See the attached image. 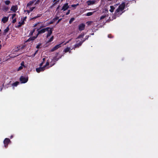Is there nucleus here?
<instances>
[{"mask_svg":"<svg viewBox=\"0 0 158 158\" xmlns=\"http://www.w3.org/2000/svg\"><path fill=\"white\" fill-rule=\"evenodd\" d=\"M45 58H43L42 59V60H43V61L42 62L44 63V62L45 61Z\"/></svg>","mask_w":158,"mask_h":158,"instance_id":"864d4df0","label":"nucleus"},{"mask_svg":"<svg viewBox=\"0 0 158 158\" xmlns=\"http://www.w3.org/2000/svg\"><path fill=\"white\" fill-rule=\"evenodd\" d=\"M35 8V7H32L30 8V10L31 11H32Z\"/></svg>","mask_w":158,"mask_h":158,"instance_id":"f704fd0d","label":"nucleus"},{"mask_svg":"<svg viewBox=\"0 0 158 158\" xmlns=\"http://www.w3.org/2000/svg\"><path fill=\"white\" fill-rule=\"evenodd\" d=\"M27 18V17L26 16H25V17H24V18H23V21L24 22V21L26 20V19Z\"/></svg>","mask_w":158,"mask_h":158,"instance_id":"49530a36","label":"nucleus"},{"mask_svg":"<svg viewBox=\"0 0 158 158\" xmlns=\"http://www.w3.org/2000/svg\"><path fill=\"white\" fill-rule=\"evenodd\" d=\"M41 45V44L40 43L38 45H37L36 46V48H40V46Z\"/></svg>","mask_w":158,"mask_h":158,"instance_id":"473e14b6","label":"nucleus"},{"mask_svg":"<svg viewBox=\"0 0 158 158\" xmlns=\"http://www.w3.org/2000/svg\"><path fill=\"white\" fill-rule=\"evenodd\" d=\"M35 53V54H37V53H36V52H35V53Z\"/></svg>","mask_w":158,"mask_h":158,"instance_id":"e2e57ef3","label":"nucleus"},{"mask_svg":"<svg viewBox=\"0 0 158 158\" xmlns=\"http://www.w3.org/2000/svg\"><path fill=\"white\" fill-rule=\"evenodd\" d=\"M106 15H103L102 16L100 17V19H102L105 18L106 17Z\"/></svg>","mask_w":158,"mask_h":158,"instance_id":"72a5a7b5","label":"nucleus"},{"mask_svg":"<svg viewBox=\"0 0 158 158\" xmlns=\"http://www.w3.org/2000/svg\"><path fill=\"white\" fill-rule=\"evenodd\" d=\"M34 3V2L32 1H31L29 2L27 5V7L30 6L31 5Z\"/></svg>","mask_w":158,"mask_h":158,"instance_id":"a211bd4d","label":"nucleus"},{"mask_svg":"<svg viewBox=\"0 0 158 158\" xmlns=\"http://www.w3.org/2000/svg\"><path fill=\"white\" fill-rule=\"evenodd\" d=\"M38 50H37L35 52L36 53H37L38 52Z\"/></svg>","mask_w":158,"mask_h":158,"instance_id":"13d9d810","label":"nucleus"},{"mask_svg":"<svg viewBox=\"0 0 158 158\" xmlns=\"http://www.w3.org/2000/svg\"><path fill=\"white\" fill-rule=\"evenodd\" d=\"M44 27L43 26H41L39 28H40V29H41V28L43 27Z\"/></svg>","mask_w":158,"mask_h":158,"instance_id":"6e6d98bb","label":"nucleus"},{"mask_svg":"<svg viewBox=\"0 0 158 158\" xmlns=\"http://www.w3.org/2000/svg\"><path fill=\"white\" fill-rule=\"evenodd\" d=\"M19 25L16 27L19 28L21 27L22 25H23L24 24V22L23 21H22L21 22H19L18 23Z\"/></svg>","mask_w":158,"mask_h":158,"instance_id":"4468645a","label":"nucleus"},{"mask_svg":"<svg viewBox=\"0 0 158 158\" xmlns=\"http://www.w3.org/2000/svg\"><path fill=\"white\" fill-rule=\"evenodd\" d=\"M58 60V59L57 58V59H56V60L57 61V60Z\"/></svg>","mask_w":158,"mask_h":158,"instance_id":"680f3d73","label":"nucleus"},{"mask_svg":"<svg viewBox=\"0 0 158 158\" xmlns=\"http://www.w3.org/2000/svg\"><path fill=\"white\" fill-rule=\"evenodd\" d=\"M9 26H8L5 29L4 31V32H3V34L4 35H6V33L9 30Z\"/></svg>","mask_w":158,"mask_h":158,"instance_id":"2eb2a0df","label":"nucleus"},{"mask_svg":"<svg viewBox=\"0 0 158 158\" xmlns=\"http://www.w3.org/2000/svg\"><path fill=\"white\" fill-rule=\"evenodd\" d=\"M28 77H25L23 76H21L19 79L20 81L22 83H26L28 81Z\"/></svg>","mask_w":158,"mask_h":158,"instance_id":"f03ea898","label":"nucleus"},{"mask_svg":"<svg viewBox=\"0 0 158 158\" xmlns=\"http://www.w3.org/2000/svg\"><path fill=\"white\" fill-rule=\"evenodd\" d=\"M1 41L0 40V43H1Z\"/></svg>","mask_w":158,"mask_h":158,"instance_id":"774afa93","label":"nucleus"},{"mask_svg":"<svg viewBox=\"0 0 158 158\" xmlns=\"http://www.w3.org/2000/svg\"><path fill=\"white\" fill-rule=\"evenodd\" d=\"M16 19L15 18L13 19V20L12 21V23H15L16 22Z\"/></svg>","mask_w":158,"mask_h":158,"instance_id":"c03bdc74","label":"nucleus"},{"mask_svg":"<svg viewBox=\"0 0 158 158\" xmlns=\"http://www.w3.org/2000/svg\"><path fill=\"white\" fill-rule=\"evenodd\" d=\"M62 43L59 44L58 45H56L55 47H54L53 48H52L50 51V52H53L55 50H56L58 48L60 47L61 46Z\"/></svg>","mask_w":158,"mask_h":158,"instance_id":"39448f33","label":"nucleus"},{"mask_svg":"<svg viewBox=\"0 0 158 158\" xmlns=\"http://www.w3.org/2000/svg\"><path fill=\"white\" fill-rule=\"evenodd\" d=\"M16 14H12V19H13L16 16Z\"/></svg>","mask_w":158,"mask_h":158,"instance_id":"a19ab883","label":"nucleus"},{"mask_svg":"<svg viewBox=\"0 0 158 158\" xmlns=\"http://www.w3.org/2000/svg\"><path fill=\"white\" fill-rule=\"evenodd\" d=\"M94 34V33H93L92 34V35H93Z\"/></svg>","mask_w":158,"mask_h":158,"instance_id":"338daca9","label":"nucleus"},{"mask_svg":"<svg viewBox=\"0 0 158 158\" xmlns=\"http://www.w3.org/2000/svg\"><path fill=\"white\" fill-rule=\"evenodd\" d=\"M54 39V36H52L49 40L47 42V43L51 42Z\"/></svg>","mask_w":158,"mask_h":158,"instance_id":"aec40b11","label":"nucleus"},{"mask_svg":"<svg viewBox=\"0 0 158 158\" xmlns=\"http://www.w3.org/2000/svg\"><path fill=\"white\" fill-rule=\"evenodd\" d=\"M85 25L84 23L80 24L78 26V29L80 31L84 30L85 28Z\"/></svg>","mask_w":158,"mask_h":158,"instance_id":"1a4fd4ad","label":"nucleus"},{"mask_svg":"<svg viewBox=\"0 0 158 158\" xmlns=\"http://www.w3.org/2000/svg\"><path fill=\"white\" fill-rule=\"evenodd\" d=\"M108 38H113V36H112V35L111 34H109L108 35Z\"/></svg>","mask_w":158,"mask_h":158,"instance_id":"4c0bfd02","label":"nucleus"},{"mask_svg":"<svg viewBox=\"0 0 158 158\" xmlns=\"http://www.w3.org/2000/svg\"><path fill=\"white\" fill-rule=\"evenodd\" d=\"M59 17L57 16L55 18L52 19L53 20H54V22H55L56 20H57L59 19Z\"/></svg>","mask_w":158,"mask_h":158,"instance_id":"c9c22d12","label":"nucleus"},{"mask_svg":"<svg viewBox=\"0 0 158 158\" xmlns=\"http://www.w3.org/2000/svg\"><path fill=\"white\" fill-rule=\"evenodd\" d=\"M79 5V4L78 3H77L76 4H73V5H71V6L72 7H74L75 8H76V7L77 6H78Z\"/></svg>","mask_w":158,"mask_h":158,"instance_id":"c85d7f7f","label":"nucleus"},{"mask_svg":"<svg viewBox=\"0 0 158 158\" xmlns=\"http://www.w3.org/2000/svg\"><path fill=\"white\" fill-rule=\"evenodd\" d=\"M11 141L8 138H5L3 141V143L5 148H7L8 146V144Z\"/></svg>","mask_w":158,"mask_h":158,"instance_id":"20e7f679","label":"nucleus"},{"mask_svg":"<svg viewBox=\"0 0 158 158\" xmlns=\"http://www.w3.org/2000/svg\"><path fill=\"white\" fill-rule=\"evenodd\" d=\"M84 35V33H81L77 37V39H80L83 38Z\"/></svg>","mask_w":158,"mask_h":158,"instance_id":"4be33fe9","label":"nucleus"},{"mask_svg":"<svg viewBox=\"0 0 158 158\" xmlns=\"http://www.w3.org/2000/svg\"><path fill=\"white\" fill-rule=\"evenodd\" d=\"M125 6V2H123L118 7L115 11V14H116L118 13L120 11H122L124 9Z\"/></svg>","mask_w":158,"mask_h":158,"instance_id":"f257e3e1","label":"nucleus"},{"mask_svg":"<svg viewBox=\"0 0 158 158\" xmlns=\"http://www.w3.org/2000/svg\"><path fill=\"white\" fill-rule=\"evenodd\" d=\"M1 30L0 29V32H1Z\"/></svg>","mask_w":158,"mask_h":158,"instance_id":"69168bd1","label":"nucleus"},{"mask_svg":"<svg viewBox=\"0 0 158 158\" xmlns=\"http://www.w3.org/2000/svg\"><path fill=\"white\" fill-rule=\"evenodd\" d=\"M93 12H89L87 13L86 15L87 16H90L93 15Z\"/></svg>","mask_w":158,"mask_h":158,"instance_id":"bb28decb","label":"nucleus"},{"mask_svg":"<svg viewBox=\"0 0 158 158\" xmlns=\"http://www.w3.org/2000/svg\"><path fill=\"white\" fill-rule=\"evenodd\" d=\"M49 61H48V60L47 61V62H46V64L45 65V66H44L45 67L46 66H48L49 65Z\"/></svg>","mask_w":158,"mask_h":158,"instance_id":"c756f323","label":"nucleus"},{"mask_svg":"<svg viewBox=\"0 0 158 158\" xmlns=\"http://www.w3.org/2000/svg\"><path fill=\"white\" fill-rule=\"evenodd\" d=\"M18 9V6L17 5L13 6L11 7L10 10L14 12H15Z\"/></svg>","mask_w":158,"mask_h":158,"instance_id":"9d476101","label":"nucleus"},{"mask_svg":"<svg viewBox=\"0 0 158 158\" xmlns=\"http://www.w3.org/2000/svg\"><path fill=\"white\" fill-rule=\"evenodd\" d=\"M42 15V14H38L37 15L36 17L37 18L41 17Z\"/></svg>","mask_w":158,"mask_h":158,"instance_id":"58836bf2","label":"nucleus"},{"mask_svg":"<svg viewBox=\"0 0 158 158\" xmlns=\"http://www.w3.org/2000/svg\"><path fill=\"white\" fill-rule=\"evenodd\" d=\"M89 37V35H86L85 37V38L83 40H82L83 42H84L85 40H88Z\"/></svg>","mask_w":158,"mask_h":158,"instance_id":"cd10ccee","label":"nucleus"},{"mask_svg":"<svg viewBox=\"0 0 158 158\" xmlns=\"http://www.w3.org/2000/svg\"><path fill=\"white\" fill-rule=\"evenodd\" d=\"M20 64H21V66H22L23 67H25V65H24V61H22V62H21Z\"/></svg>","mask_w":158,"mask_h":158,"instance_id":"7c9ffc66","label":"nucleus"},{"mask_svg":"<svg viewBox=\"0 0 158 158\" xmlns=\"http://www.w3.org/2000/svg\"><path fill=\"white\" fill-rule=\"evenodd\" d=\"M72 39H70L69 41L66 42L65 44H67L68 43L69 41H71Z\"/></svg>","mask_w":158,"mask_h":158,"instance_id":"8fccbe9b","label":"nucleus"},{"mask_svg":"<svg viewBox=\"0 0 158 158\" xmlns=\"http://www.w3.org/2000/svg\"><path fill=\"white\" fill-rule=\"evenodd\" d=\"M96 0H94L93 1L88 0L87 2L86 3L88 6H89L94 4Z\"/></svg>","mask_w":158,"mask_h":158,"instance_id":"f8f14e48","label":"nucleus"},{"mask_svg":"<svg viewBox=\"0 0 158 158\" xmlns=\"http://www.w3.org/2000/svg\"><path fill=\"white\" fill-rule=\"evenodd\" d=\"M10 3V2L9 0H6L5 2V3L6 5H9Z\"/></svg>","mask_w":158,"mask_h":158,"instance_id":"a878e982","label":"nucleus"},{"mask_svg":"<svg viewBox=\"0 0 158 158\" xmlns=\"http://www.w3.org/2000/svg\"><path fill=\"white\" fill-rule=\"evenodd\" d=\"M19 84V82L18 81H16L12 84V86H16L18 84Z\"/></svg>","mask_w":158,"mask_h":158,"instance_id":"f3484780","label":"nucleus"},{"mask_svg":"<svg viewBox=\"0 0 158 158\" xmlns=\"http://www.w3.org/2000/svg\"><path fill=\"white\" fill-rule=\"evenodd\" d=\"M70 50V48L69 47H67L66 48L64 49V52H67L69 51Z\"/></svg>","mask_w":158,"mask_h":158,"instance_id":"5701e85b","label":"nucleus"},{"mask_svg":"<svg viewBox=\"0 0 158 158\" xmlns=\"http://www.w3.org/2000/svg\"><path fill=\"white\" fill-rule=\"evenodd\" d=\"M83 43V42H82L81 41L79 43L75 44L74 46V47L73 48V49L74 50H75L76 48H79L80 46L82 45V44Z\"/></svg>","mask_w":158,"mask_h":158,"instance_id":"9b49d317","label":"nucleus"},{"mask_svg":"<svg viewBox=\"0 0 158 158\" xmlns=\"http://www.w3.org/2000/svg\"><path fill=\"white\" fill-rule=\"evenodd\" d=\"M49 28H50V27H47L46 28L40 29V28H38L37 29V31H38L40 34H42L44 33L46 31H48V30L49 29Z\"/></svg>","mask_w":158,"mask_h":158,"instance_id":"7ed1b4c3","label":"nucleus"},{"mask_svg":"<svg viewBox=\"0 0 158 158\" xmlns=\"http://www.w3.org/2000/svg\"><path fill=\"white\" fill-rule=\"evenodd\" d=\"M70 12V10H68V11H67V12L66 13V15H68L69 14Z\"/></svg>","mask_w":158,"mask_h":158,"instance_id":"37998d69","label":"nucleus"},{"mask_svg":"<svg viewBox=\"0 0 158 158\" xmlns=\"http://www.w3.org/2000/svg\"><path fill=\"white\" fill-rule=\"evenodd\" d=\"M75 18H71L69 21V23L70 24H71L73 21L75 20Z\"/></svg>","mask_w":158,"mask_h":158,"instance_id":"393cba45","label":"nucleus"},{"mask_svg":"<svg viewBox=\"0 0 158 158\" xmlns=\"http://www.w3.org/2000/svg\"><path fill=\"white\" fill-rule=\"evenodd\" d=\"M53 30V27H50L49 29H48V31H48V33L46 36V37L47 38H48L52 34Z\"/></svg>","mask_w":158,"mask_h":158,"instance_id":"423d86ee","label":"nucleus"},{"mask_svg":"<svg viewBox=\"0 0 158 158\" xmlns=\"http://www.w3.org/2000/svg\"><path fill=\"white\" fill-rule=\"evenodd\" d=\"M9 9V8L8 7H7L6 6H4L3 8V10L5 11H7Z\"/></svg>","mask_w":158,"mask_h":158,"instance_id":"b1692460","label":"nucleus"},{"mask_svg":"<svg viewBox=\"0 0 158 158\" xmlns=\"http://www.w3.org/2000/svg\"><path fill=\"white\" fill-rule=\"evenodd\" d=\"M35 55L36 54H35V53H34L32 55V57H34L35 56Z\"/></svg>","mask_w":158,"mask_h":158,"instance_id":"5fc2aeb1","label":"nucleus"},{"mask_svg":"<svg viewBox=\"0 0 158 158\" xmlns=\"http://www.w3.org/2000/svg\"><path fill=\"white\" fill-rule=\"evenodd\" d=\"M69 8V6L68 5V3H66L63 5L61 10H63L65 11L67 10Z\"/></svg>","mask_w":158,"mask_h":158,"instance_id":"0eeeda50","label":"nucleus"},{"mask_svg":"<svg viewBox=\"0 0 158 158\" xmlns=\"http://www.w3.org/2000/svg\"><path fill=\"white\" fill-rule=\"evenodd\" d=\"M13 137V136L11 135V136L10 137V138L12 139Z\"/></svg>","mask_w":158,"mask_h":158,"instance_id":"bf43d9fd","label":"nucleus"},{"mask_svg":"<svg viewBox=\"0 0 158 158\" xmlns=\"http://www.w3.org/2000/svg\"><path fill=\"white\" fill-rule=\"evenodd\" d=\"M35 37L34 36H32L30 37L28 40H27L26 42H28L30 41H33L35 39Z\"/></svg>","mask_w":158,"mask_h":158,"instance_id":"dca6fc26","label":"nucleus"},{"mask_svg":"<svg viewBox=\"0 0 158 158\" xmlns=\"http://www.w3.org/2000/svg\"><path fill=\"white\" fill-rule=\"evenodd\" d=\"M59 0H58V1H57V2H59Z\"/></svg>","mask_w":158,"mask_h":158,"instance_id":"0e129e2a","label":"nucleus"},{"mask_svg":"<svg viewBox=\"0 0 158 158\" xmlns=\"http://www.w3.org/2000/svg\"><path fill=\"white\" fill-rule=\"evenodd\" d=\"M45 69V67L44 66L43 67H40L39 68H36V70L37 73H39L40 72L43 71Z\"/></svg>","mask_w":158,"mask_h":158,"instance_id":"6e6552de","label":"nucleus"},{"mask_svg":"<svg viewBox=\"0 0 158 158\" xmlns=\"http://www.w3.org/2000/svg\"><path fill=\"white\" fill-rule=\"evenodd\" d=\"M35 28H34L31 31L29 35H33V33L35 31Z\"/></svg>","mask_w":158,"mask_h":158,"instance_id":"412c9836","label":"nucleus"},{"mask_svg":"<svg viewBox=\"0 0 158 158\" xmlns=\"http://www.w3.org/2000/svg\"><path fill=\"white\" fill-rule=\"evenodd\" d=\"M54 20H52L50 22L48 23V24H52L54 23Z\"/></svg>","mask_w":158,"mask_h":158,"instance_id":"ea45409f","label":"nucleus"},{"mask_svg":"<svg viewBox=\"0 0 158 158\" xmlns=\"http://www.w3.org/2000/svg\"><path fill=\"white\" fill-rule=\"evenodd\" d=\"M110 11L111 12H113L114 11V9H115V7L113 6H110Z\"/></svg>","mask_w":158,"mask_h":158,"instance_id":"6ab92c4d","label":"nucleus"},{"mask_svg":"<svg viewBox=\"0 0 158 158\" xmlns=\"http://www.w3.org/2000/svg\"><path fill=\"white\" fill-rule=\"evenodd\" d=\"M61 19H59L57 23V24L58 23L60 22L61 21Z\"/></svg>","mask_w":158,"mask_h":158,"instance_id":"de8ad7c7","label":"nucleus"},{"mask_svg":"<svg viewBox=\"0 0 158 158\" xmlns=\"http://www.w3.org/2000/svg\"><path fill=\"white\" fill-rule=\"evenodd\" d=\"M23 69V67L22 66H19L18 69H17V71H19L22 69Z\"/></svg>","mask_w":158,"mask_h":158,"instance_id":"2f4dec72","label":"nucleus"},{"mask_svg":"<svg viewBox=\"0 0 158 158\" xmlns=\"http://www.w3.org/2000/svg\"><path fill=\"white\" fill-rule=\"evenodd\" d=\"M39 23H37L35 24L34 25V26L33 27H36L37 26V25Z\"/></svg>","mask_w":158,"mask_h":158,"instance_id":"09e8293b","label":"nucleus"},{"mask_svg":"<svg viewBox=\"0 0 158 158\" xmlns=\"http://www.w3.org/2000/svg\"><path fill=\"white\" fill-rule=\"evenodd\" d=\"M4 86V84L2 85V87L1 88L0 91H1L3 89V87Z\"/></svg>","mask_w":158,"mask_h":158,"instance_id":"3c124183","label":"nucleus"},{"mask_svg":"<svg viewBox=\"0 0 158 158\" xmlns=\"http://www.w3.org/2000/svg\"><path fill=\"white\" fill-rule=\"evenodd\" d=\"M2 46L1 44H0V50L1 49Z\"/></svg>","mask_w":158,"mask_h":158,"instance_id":"4d7b16f0","label":"nucleus"},{"mask_svg":"<svg viewBox=\"0 0 158 158\" xmlns=\"http://www.w3.org/2000/svg\"><path fill=\"white\" fill-rule=\"evenodd\" d=\"M24 12H27L29 14V13H30V12H31V11H30V10H24Z\"/></svg>","mask_w":158,"mask_h":158,"instance_id":"79ce46f5","label":"nucleus"},{"mask_svg":"<svg viewBox=\"0 0 158 158\" xmlns=\"http://www.w3.org/2000/svg\"><path fill=\"white\" fill-rule=\"evenodd\" d=\"M44 64V63L43 62H42L40 64V67H41L42 66L43 64Z\"/></svg>","mask_w":158,"mask_h":158,"instance_id":"603ef678","label":"nucleus"},{"mask_svg":"<svg viewBox=\"0 0 158 158\" xmlns=\"http://www.w3.org/2000/svg\"><path fill=\"white\" fill-rule=\"evenodd\" d=\"M8 20V17H4L2 19V21L3 23H6Z\"/></svg>","mask_w":158,"mask_h":158,"instance_id":"ddd939ff","label":"nucleus"},{"mask_svg":"<svg viewBox=\"0 0 158 158\" xmlns=\"http://www.w3.org/2000/svg\"><path fill=\"white\" fill-rule=\"evenodd\" d=\"M57 0H53V2H56V1H57Z\"/></svg>","mask_w":158,"mask_h":158,"instance_id":"052dcab7","label":"nucleus"},{"mask_svg":"<svg viewBox=\"0 0 158 158\" xmlns=\"http://www.w3.org/2000/svg\"><path fill=\"white\" fill-rule=\"evenodd\" d=\"M37 32H38V33L36 34V35L35 36H34L35 37L36 39L38 37V35L40 34V33L38 31H37Z\"/></svg>","mask_w":158,"mask_h":158,"instance_id":"e433bc0d","label":"nucleus"},{"mask_svg":"<svg viewBox=\"0 0 158 158\" xmlns=\"http://www.w3.org/2000/svg\"><path fill=\"white\" fill-rule=\"evenodd\" d=\"M36 18H37V17L36 16H35L34 17H33V18L31 19L34 20L35 19H36Z\"/></svg>","mask_w":158,"mask_h":158,"instance_id":"a18cd8bd","label":"nucleus"}]
</instances>
